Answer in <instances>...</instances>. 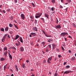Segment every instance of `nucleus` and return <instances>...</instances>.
I'll return each mask as SVG.
<instances>
[{
    "instance_id": "nucleus-15",
    "label": "nucleus",
    "mask_w": 76,
    "mask_h": 76,
    "mask_svg": "<svg viewBox=\"0 0 76 76\" xmlns=\"http://www.w3.org/2000/svg\"><path fill=\"white\" fill-rule=\"evenodd\" d=\"M49 16V15L48 14H45V17L47 18V19H48V16Z\"/></svg>"
},
{
    "instance_id": "nucleus-14",
    "label": "nucleus",
    "mask_w": 76,
    "mask_h": 76,
    "mask_svg": "<svg viewBox=\"0 0 76 76\" xmlns=\"http://www.w3.org/2000/svg\"><path fill=\"white\" fill-rule=\"evenodd\" d=\"M8 30H9V28H8L7 27H6L5 28V32L8 31Z\"/></svg>"
},
{
    "instance_id": "nucleus-54",
    "label": "nucleus",
    "mask_w": 76,
    "mask_h": 76,
    "mask_svg": "<svg viewBox=\"0 0 76 76\" xmlns=\"http://www.w3.org/2000/svg\"><path fill=\"white\" fill-rule=\"evenodd\" d=\"M56 50H57V51L58 52H59V49H56Z\"/></svg>"
},
{
    "instance_id": "nucleus-53",
    "label": "nucleus",
    "mask_w": 76,
    "mask_h": 76,
    "mask_svg": "<svg viewBox=\"0 0 76 76\" xmlns=\"http://www.w3.org/2000/svg\"><path fill=\"white\" fill-rule=\"evenodd\" d=\"M61 57V56L60 55H58V57H59V58H60V57Z\"/></svg>"
},
{
    "instance_id": "nucleus-22",
    "label": "nucleus",
    "mask_w": 76,
    "mask_h": 76,
    "mask_svg": "<svg viewBox=\"0 0 76 76\" xmlns=\"http://www.w3.org/2000/svg\"><path fill=\"white\" fill-rule=\"evenodd\" d=\"M56 0H52L51 1V2L52 3H53V4H54L55 3V2H56Z\"/></svg>"
},
{
    "instance_id": "nucleus-42",
    "label": "nucleus",
    "mask_w": 76,
    "mask_h": 76,
    "mask_svg": "<svg viewBox=\"0 0 76 76\" xmlns=\"http://www.w3.org/2000/svg\"><path fill=\"white\" fill-rule=\"evenodd\" d=\"M2 12H3L4 13H6V11H5L4 10H3Z\"/></svg>"
},
{
    "instance_id": "nucleus-32",
    "label": "nucleus",
    "mask_w": 76,
    "mask_h": 76,
    "mask_svg": "<svg viewBox=\"0 0 76 76\" xmlns=\"http://www.w3.org/2000/svg\"><path fill=\"white\" fill-rule=\"evenodd\" d=\"M41 19L42 20L43 22H45V20H44V18H41Z\"/></svg>"
},
{
    "instance_id": "nucleus-20",
    "label": "nucleus",
    "mask_w": 76,
    "mask_h": 76,
    "mask_svg": "<svg viewBox=\"0 0 76 76\" xmlns=\"http://www.w3.org/2000/svg\"><path fill=\"white\" fill-rule=\"evenodd\" d=\"M1 31L2 32H4V29L3 28H1Z\"/></svg>"
},
{
    "instance_id": "nucleus-41",
    "label": "nucleus",
    "mask_w": 76,
    "mask_h": 76,
    "mask_svg": "<svg viewBox=\"0 0 76 76\" xmlns=\"http://www.w3.org/2000/svg\"><path fill=\"white\" fill-rule=\"evenodd\" d=\"M58 76V74L57 73H56L55 75V76Z\"/></svg>"
},
{
    "instance_id": "nucleus-39",
    "label": "nucleus",
    "mask_w": 76,
    "mask_h": 76,
    "mask_svg": "<svg viewBox=\"0 0 76 76\" xmlns=\"http://www.w3.org/2000/svg\"><path fill=\"white\" fill-rule=\"evenodd\" d=\"M62 50H63V51H64V48H63V46L61 47Z\"/></svg>"
},
{
    "instance_id": "nucleus-2",
    "label": "nucleus",
    "mask_w": 76,
    "mask_h": 76,
    "mask_svg": "<svg viewBox=\"0 0 76 76\" xmlns=\"http://www.w3.org/2000/svg\"><path fill=\"white\" fill-rule=\"evenodd\" d=\"M42 32L43 34H44V35H45V36H46V37H51V35L48 36H47V35L46 34V33H45V31H44L43 30H42Z\"/></svg>"
},
{
    "instance_id": "nucleus-30",
    "label": "nucleus",
    "mask_w": 76,
    "mask_h": 76,
    "mask_svg": "<svg viewBox=\"0 0 76 76\" xmlns=\"http://www.w3.org/2000/svg\"><path fill=\"white\" fill-rule=\"evenodd\" d=\"M75 58H76L75 57H72V61L75 60Z\"/></svg>"
},
{
    "instance_id": "nucleus-50",
    "label": "nucleus",
    "mask_w": 76,
    "mask_h": 76,
    "mask_svg": "<svg viewBox=\"0 0 76 76\" xmlns=\"http://www.w3.org/2000/svg\"><path fill=\"white\" fill-rule=\"evenodd\" d=\"M7 38H10V36H9V35L8 34V35H7Z\"/></svg>"
},
{
    "instance_id": "nucleus-62",
    "label": "nucleus",
    "mask_w": 76,
    "mask_h": 76,
    "mask_svg": "<svg viewBox=\"0 0 76 76\" xmlns=\"http://www.w3.org/2000/svg\"><path fill=\"white\" fill-rule=\"evenodd\" d=\"M65 4H68V3H65Z\"/></svg>"
},
{
    "instance_id": "nucleus-13",
    "label": "nucleus",
    "mask_w": 76,
    "mask_h": 76,
    "mask_svg": "<svg viewBox=\"0 0 76 76\" xmlns=\"http://www.w3.org/2000/svg\"><path fill=\"white\" fill-rule=\"evenodd\" d=\"M6 39V38L4 37H3V38L1 39V41L2 42H4V41H5V39Z\"/></svg>"
},
{
    "instance_id": "nucleus-63",
    "label": "nucleus",
    "mask_w": 76,
    "mask_h": 76,
    "mask_svg": "<svg viewBox=\"0 0 76 76\" xmlns=\"http://www.w3.org/2000/svg\"><path fill=\"white\" fill-rule=\"evenodd\" d=\"M31 71H34V69H31Z\"/></svg>"
},
{
    "instance_id": "nucleus-24",
    "label": "nucleus",
    "mask_w": 76,
    "mask_h": 76,
    "mask_svg": "<svg viewBox=\"0 0 76 76\" xmlns=\"http://www.w3.org/2000/svg\"><path fill=\"white\" fill-rule=\"evenodd\" d=\"M0 60L1 61H4V60H5V58L2 57L0 58Z\"/></svg>"
},
{
    "instance_id": "nucleus-49",
    "label": "nucleus",
    "mask_w": 76,
    "mask_h": 76,
    "mask_svg": "<svg viewBox=\"0 0 76 76\" xmlns=\"http://www.w3.org/2000/svg\"><path fill=\"white\" fill-rule=\"evenodd\" d=\"M15 67L16 68H18V66H17V65H15Z\"/></svg>"
},
{
    "instance_id": "nucleus-9",
    "label": "nucleus",
    "mask_w": 76,
    "mask_h": 76,
    "mask_svg": "<svg viewBox=\"0 0 76 76\" xmlns=\"http://www.w3.org/2000/svg\"><path fill=\"white\" fill-rule=\"evenodd\" d=\"M65 34V32L62 33L60 35L61 36V37H64V36H65V34Z\"/></svg>"
},
{
    "instance_id": "nucleus-26",
    "label": "nucleus",
    "mask_w": 76,
    "mask_h": 76,
    "mask_svg": "<svg viewBox=\"0 0 76 76\" xmlns=\"http://www.w3.org/2000/svg\"><path fill=\"white\" fill-rule=\"evenodd\" d=\"M4 50H7V48L6 47H5L3 48Z\"/></svg>"
},
{
    "instance_id": "nucleus-27",
    "label": "nucleus",
    "mask_w": 76,
    "mask_h": 76,
    "mask_svg": "<svg viewBox=\"0 0 76 76\" xmlns=\"http://www.w3.org/2000/svg\"><path fill=\"white\" fill-rule=\"evenodd\" d=\"M41 44L43 46H44L45 44V42H43L41 43Z\"/></svg>"
},
{
    "instance_id": "nucleus-48",
    "label": "nucleus",
    "mask_w": 76,
    "mask_h": 76,
    "mask_svg": "<svg viewBox=\"0 0 76 76\" xmlns=\"http://www.w3.org/2000/svg\"><path fill=\"white\" fill-rule=\"evenodd\" d=\"M14 26H15V28H16L17 29H18V27L16 26L15 25H14Z\"/></svg>"
},
{
    "instance_id": "nucleus-56",
    "label": "nucleus",
    "mask_w": 76,
    "mask_h": 76,
    "mask_svg": "<svg viewBox=\"0 0 76 76\" xmlns=\"http://www.w3.org/2000/svg\"><path fill=\"white\" fill-rule=\"evenodd\" d=\"M29 37H32V35L30 34L29 36Z\"/></svg>"
},
{
    "instance_id": "nucleus-35",
    "label": "nucleus",
    "mask_w": 76,
    "mask_h": 76,
    "mask_svg": "<svg viewBox=\"0 0 76 76\" xmlns=\"http://www.w3.org/2000/svg\"><path fill=\"white\" fill-rule=\"evenodd\" d=\"M7 55V52L5 51V52L4 53V55L5 56H6V55Z\"/></svg>"
},
{
    "instance_id": "nucleus-7",
    "label": "nucleus",
    "mask_w": 76,
    "mask_h": 76,
    "mask_svg": "<svg viewBox=\"0 0 76 76\" xmlns=\"http://www.w3.org/2000/svg\"><path fill=\"white\" fill-rule=\"evenodd\" d=\"M20 49L21 52H23L24 51V48L22 47H21L20 48Z\"/></svg>"
},
{
    "instance_id": "nucleus-43",
    "label": "nucleus",
    "mask_w": 76,
    "mask_h": 76,
    "mask_svg": "<svg viewBox=\"0 0 76 76\" xmlns=\"http://www.w3.org/2000/svg\"><path fill=\"white\" fill-rule=\"evenodd\" d=\"M59 7L60 8H61V9L63 8V7L61 5H60Z\"/></svg>"
},
{
    "instance_id": "nucleus-3",
    "label": "nucleus",
    "mask_w": 76,
    "mask_h": 76,
    "mask_svg": "<svg viewBox=\"0 0 76 76\" xmlns=\"http://www.w3.org/2000/svg\"><path fill=\"white\" fill-rule=\"evenodd\" d=\"M21 19H22V20H24V19H25V15L23 14H21Z\"/></svg>"
},
{
    "instance_id": "nucleus-28",
    "label": "nucleus",
    "mask_w": 76,
    "mask_h": 76,
    "mask_svg": "<svg viewBox=\"0 0 76 76\" xmlns=\"http://www.w3.org/2000/svg\"><path fill=\"white\" fill-rule=\"evenodd\" d=\"M40 15H42V13H37L36 14V15H37V16H39Z\"/></svg>"
},
{
    "instance_id": "nucleus-19",
    "label": "nucleus",
    "mask_w": 76,
    "mask_h": 76,
    "mask_svg": "<svg viewBox=\"0 0 76 76\" xmlns=\"http://www.w3.org/2000/svg\"><path fill=\"white\" fill-rule=\"evenodd\" d=\"M19 35H17L15 38V39H17L19 38Z\"/></svg>"
},
{
    "instance_id": "nucleus-33",
    "label": "nucleus",
    "mask_w": 76,
    "mask_h": 76,
    "mask_svg": "<svg viewBox=\"0 0 76 76\" xmlns=\"http://www.w3.org/2000/svg\"><path fill=\"white\" fill-rule=\"evenodd\" d=\"M48 46L49 48H51V45H49Z\"/></svg>"
},
{
    "instance_id": "nucleus-55",
    "label": "nucleus",
    "mask_w": 76,
    "mask_h": 76,
    "mask_svg": "<svg viewBox=\"0 0 76 76\" xmlns=\"http://www.w3.org/2000/svg\"><path fill=\"white\" fill-rule=\"evenodd\" d=\"M10 19H13V18L12 17H10Z\"/></svg>"
},
{
    "instance_id": "nucleus-16",
    "label": "nucleus",
    "mask_w": 76,
    "mask_h": 76,
    "mask_svg": "<svg viewBox=\"0 0 76 76\" xmlns=\"http://www.w3.org/2000/svg\"><path fill=\"white\" fill-rule=\"evenodd\" d=\"M30 18L31 19V20L32 21V22L34 21V18H33V16H31V17H30Z\"/></svg>"
},
{
    "instance_id": "nucleus-10",
    "label": "nucleus",
    "mask_w": 76,
    "mask_h": 76,
    "mask_svg": "<svg viewBox=\"0 0 76 76\" xmlns=\"http://www.w3.org/2000/svg\"><path fill=\"white\" fill-rule=\"evenodd\" d=\"M33 29L34 31H36V32L38 31V29H37V28L36 27H34Z\"/></svg>"
},
{
    "instance_id": "nucleus-18",
    "label": "nucleus",
    "mask_w": 76,
    "mask_h": 76,
    "mask_svg": "<svg viewBox=\"0 0 76 76\" xmlns=\"http://www.w3.org/2000/svg\"><path fill=\"white\" fill-rule=\"evenodd\" d=\"M72 26H73L74 28H76V25L74 24V23L72 24Z\"/></svg>"
},
{
    "instance_id": "nucleus-52",
    "label": "nucleus",
    "mask_w": 76,
    "mask_h": 76,
    "mask_svg": "<svg viewBox=\"0 0 76 76\" xmlns=\"http://www.w3.org/2000/svg\"><path fill=\"white\" fill-rule=\"evenodd\" d=\"M40 41H41V40H40V39H39L37 40V42H40Z\"/></svg>"
},
{
    "instance_id": "nucleus-44",
    "label": "nucleus",
    "mask_w": 76,
    "mask_h": 76,
    "mask_svg": "<svg viewBox=\"0 0 76 76\" xmlns=\"http://www.w3.org/2000/svg\"><path fill=\"white\" fill-rule=\"evenodd\" d=\"M6 76H14V75L12 74L11 75V76H10V75H6Z\"/></svg>"
},
{
    "instance_id": "nucleus-47",
    "label": "nucleus",
    "mask_w": 76,
    "mask_h": 76,
    "mask_svg": "<svg viewBox=\"0 0 76 76\" xmlns=\"http://www.w3.org/2000/svg\"><path fill=\"white\" fill-rule=\"evenodd\" d=\"M35 23H37V20H35Z\"/></svg>"
},
{
    "instance_id": "nucleus-58",
    "label": "nucleus",
    "mask_w": 76,
    "mask_h": 76,
    "mask_svg": "<svg viewBox=\"0 0 76 76\" xmlns=\"http://www.w3.org/2000/svg\"><path fill=\"white\" fill-rule=\"evenodd\" d=\"M4 68L5 69H6V66H4Z\"/></svg>"
},
{
    "instance_id": "nucleus-23",
    "label": "nucleus",
    "mask_w": 76,
    "mask_h": 76,
    "mask_svg": "<svg viewBox=\"0 0 76 76\" xmlns=\"http://www.w3.org/2000/svg\"><path fill=\"white\" fill-rule=\"evenodd\" d=\"M70 66L69 65H67L65 66L66 69H69L70 68Z\"/></svg>"
},
{
    "instance_id": "nucleus-5",
    "label": "nucleus",
    "mask_w": 76,
    "mask_h": 76,
    "mask_svg": "<svg viewBox=\"0 0 76 76\" xmlns=\"http://www.w3.org/2000/svg\"><path fill=\"white\" fill-rule=\"evenodd\" d=\"M71 72H72V71H71L70 70L66 71L64 72V74H68V73H71Z\"/></svg>"
},
{
    "instance_id": "nucleus-51",
    "label": "nucleus",
    "mask_w": 76,
    "mask_h": 76,
    "mask_svg": "<svg viewBox=\"0 0 76 76\" xmlns=\"http://www.w3.org/2000/svg\"><path fill=\"white\" fill-rule=\"evenodd\" d=\"M7 11H8L9 12H10V9H8L7 10Z\"/></svg>"
},
{
    "instance_id": "nucleus-46",
    "label": "nucleus",
    "mask_w": 76,
    "mask_h": 76,
    "mask_svg": "<svg viewBox=\"0 0 76 76\" xmlns=\"http://www.w3.org/2000/svg\"><path fill=\"white\" fill-rule=\"evenodd\" d=\"M67 64V62H64V65H66Z\"/></svg>"
},
{
    "instance_id": "nucleus-34",
    "label": "nucleus",
    "mask_w": 76,
    "mask_h": 76,
    "mask_svg": "<svg viewBox=\"0 0 76 76\" xmlns=\"http://www.w3.org/2000/svg\"><path fill=\"white\" fill-rule=\"evenodd\" d=\"M10 58V59H12V55H10L9 56Z\"/></svg>"
},
{
    "instance_id": "nucleus-31",
    "label": "nucleus",
    "mask_w": 76,
    "mask_h": 76,
    "mask_svg": "<svg viewBox=\"0 0 76 76\" xmlns=\"http://www.w3.org/2000/svg\"><path fill=\"white\" fill-rule=\"evenodd\" d=\"M8 35V34H5L4 36L3 37H4L5 38H6V37H7Z\"/></svg>"
},
{
    "instance_id": "nucleus-21",
    "label": "nucleus",
    "mask_w": 76,
    "mask_h": 76,
    "mask_svg": "<svg viewBox=\"0 0 76 76\" xmlns=\"http://www.w3.org/2000/svg\"><path fill=\"white\" fill-rule=\"evenodd\" d=\"M23 68H24L25 69V64H22V67Z\"/></svg>"
},
{
    "instance_id": "nucleus-38",
    "label": "nucleus",
    "mask_w": 76,
    "mask_h": 76,
    "mask_svg": "<svg viewBox=\"0 0 76 76\" xmlns=\"http://www.w3.org/2000/svg\"><path fill=\"white\" fill-rule=\"evenodd\" d=\"M51 10H52V11H54V7H52L51 8Z\"/></svg>"
},
{
    "instance_id": "nucleus-11",
    "label": "nucleus",
    "mask_w": 76,
    "mask_h": 76,
    "mask_svg": "<svg viewBox=\"0 0 76 76\" xmlns=\"http://www.w3.org/2000/svg\"><path fill=\"white\" fill-rule=\"evenodd\" d=\"M19 39H20V41L21 42H22V43H23V40L22 39V38L21 37H20L19 38Z\"/></svg>"
},
{
    "instance_id": "nucleus-6",
    "label": "nucleus",
    "mask_w": 76,
    "mask_h": 76,
    "mask_svg": "<svg viewBox=\"0 0 76 76\" xmlns=\"http://www.w3.org/2000/svg\"><path fill=\"white\" fill-rule=\"evenodd\" d=\"M55 26L56 27H55V28H58V29H60L61 28V26L59 24L57 26Z\"/></svg>"
},
{
    "instance_id": "nucleus-4",
    "label": "nucleus",
    "mask_w": 76,
    "mask_h": 76,
    "mask_svg": "<svg viewBox=\"0 0 76 76\" xmlns=\"http://www.w3.org/2000/svg\"><path fill=\"white\" fill-rule=\"evenodd\" d=\"M52 49L53 50H55V48H56L57 47V45H56L55 44H52Z\"/></svg>"
},
{
    "instance_id": "nucleus-61",
    "label": "nucleus",
    "mask_w": 76,
    "mask_h": 76,
    "mask_svg": "<svg viewBox=\"0 0 76 76\" xmlns=\"http://www.w3.org/2000/svg\"><path fill=\"white\" fill-rule=\"evenodd\" d=\"M33 6L34 7H35V4H34V5H33Z\"/></svg>"
},
{
    "instance_id": "nucleus-60",
    "label": "nucleus",
    "mask_w": 76,
    "mask_h": 76,
    "mask_svg": "<svg viewBox=\"0 0 76 76\" xmlns=\"http://www.w3.org/2000/svg\"><path fill=\"white\" fill-rule=\"evenodd\" d=\"M36 45H37V47H38L39 46V44H37Z\"/></svg>"
},
{
    "instance_id": "nucleus-29",
    "label": "nucleus",
    "mask_w": 76,
    "mask_h": 76,
    "mask_svg": "<svg viewBox=\"0 0 76 76\" xmlns=\"http://www.w3.org/2000/svg\"><path fill=\"white\" fill-rule=\"evenodd\" d=\"M56 23H57V24H58V19H57V18H56Z\"/></svg>"
},
{
    "instance_id": "nucleus-17",
    "label": "nucleus",
    "mask_w": 76,
    "mask_h": 76,
    "mask_svg": "<svg viewBox=\"0 0 76 76\" xmlns=\"http://www.w3.org/2000/svg\"><path fill=\"white\" fill-rule=\"evenodd\" d=\"M41 16V15H39L38 16L36 15L35 16V18H36L37 19V18H39V17H40Z\"/></svg>"
},
{
    "instance_id": "nucleus-36",
    "label": "nucleus",
    "mask_w": 76,
    "mask_h": 76,
    "mask_svg": "<svg viewBox=\"0 0 76 76\" xmlns=\"http://www.w3.org/2000/svg\"><path fill=\"white\" fill-rule=\"evenodd\" d=\"M15 3L16 4L18 3V0H14Z\"/></svg>"
},
{
    "instance_id": "nucleus-37",
    "label": "nucleus",
    "mask_w": 76,
    "mask_h": 76,
    "mask_svg": "<svg viewBox=\"0 0 76 76\" xmlns=\"http://www.w3.org/2000/svg\"><path fill=\"white\" fill-rule=\"evenodd\" d=\"M49 51L50 50L48 49V48H46V52H48V51Z\"/></svg>"
},
{
    "instance_id": "nucleus-57",
    "label": "nucleus",
    "mask_w": 76,
    "mask_h": 76,
    "mask_svg": "<svg viewBox=\"0 0 76 76\" xmlns=\"http://www.w3.org/2000/svg\"><path fill=\"white\" fill-rule=\"evenodd\" d=\"M26 61L27 63H29V60H26Z\"/></svg>"
},
{
    "instance_id": "nucleus-12",
    "label": "nucleus",
    "mask_w": 76,
    "mask_h": 76,
    "mask_svg": "<svg viewBox=\"0 0 76 76\" xmlns=\"http://www.w3.org/2000/svg\"><path fill=\"white\" fill-rule=\"evenodd\" d=\"M33 37H35L36 35V33H31V34Z\"/></svg>"
},
{
    "instance_id": "nucleus-25",
    "label": "nucleus",
    "mask_w": 76,
    "mask_h": 76,
    "mask_svg": "<svg viewBox=\"0 0 76 76\" xmlns=\"http://www.w3.org/2000/svg\"><path fill=\"white\" fill-rule=\"evenodd\" d=\"M9 26L10 27V28H12L13 27V25H12L11 23H10L9 25Z\"/></svg>"
},
{
    "instance_id": "nucleus-8",
    "label": "nucleus",
    "mask_w": 76,
    "mask_h": 76,
    "mask_svg": "<svg viewBox=\"0 0 76 76\" xmlns=\"http://www.w3.org/2000/svg\"><path fill=\"white\" fill-rule=\"evenodd\" d=\"M53 41V40L52 38L48 39V42L50 43L51 41Z\"/></svg>"
},
{
    "instance_id": "nucleus-64",
    "label": "nucleus",
    "mask_w": 76,
    "mask_h": 76,
    "mask_svg": "<svg viewBox=\"0 0 76 76\" xmlns=\"http://www.w3.org/2000/svg\"><path fill=\"white\" fill-rule=\"evenodd\" d=\"M31 76H35V75L34 74H32L31 75Z\"/></svg>"
},
{
    "instance_id": "nucleus-59",
    "label": "nucleus",
    "mask_w": 76,
    "mask_h": 76,
    "mask_svg": "<svg viewBox=\"0 0 76 76\" xmlns=\"http://www.w3.org/2000/svg\"><path fill=\"white\" fill-rule=\"evenodd\" d=\"M64 34H65V35H67V34H68L67 33H65Z\"/></svg>"
},
{
    "instance_id": "nucleus-40",
    "label": "nucleus",
    "mask_w": 76,
    "mask_h": 76,
    "mask_svg": "<svg viewBox=\"0 0 76 76\" xmlns=\"http://www.w3.org/2000/svg\"><path fill=\"white\" fill-rule=\"evenodd\" d=\"M16 72H18L19 69H18V68H16Z\"/></svg>"
},
{
    "instance_id": "nucleus-45",
    "label": "nucleus",
    "mask_w": 76,
    "mask_h": 76,
    "mask_svg": "<svg viewBox=\"0 0 76 76\" xmlns=\"http://www.w3.org/2000/svg\"><path fill=\"white\" fill-rule=\"evenodd\" d=\"M13 49H14L15 50V51H16V48H15V47H13L12 48Z\"/></svg>"
},
{
    "instance_id": "nucleus-1",
    "label": "nucleus",
    "mask_w": 76,
    "mask_h": 76,
    "mask_svg": "<svg viewBox=\"0 0 76 76\" xmlns=\"http://www.w3.org/2000/svg\"><path fill=\"white\" fill-rule=\"evenodd\" d=\"M52 60V57H50L49 58L48 60H47V63H48V64H51V62L50 61H51Z\"/></svg>"
}]
</instances>
